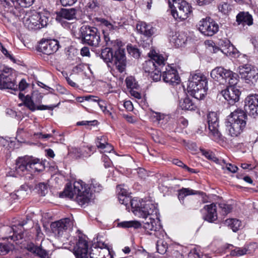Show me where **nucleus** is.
I'll use <instances>...</instances> for the list:
<instances>
[{
	"instance_id": "nucleus-1",
	"label": "nucleus",
	"mask_w": 258,
	"mask_h": 258,
	"mask_svg": "<svg viewBox=\"0 0 258 258\" xmlns=\"http://www.w3.org/2000/svg\"><path fill=\"white\" fill-rule=\"evenodd\" d=\"M103 186L96 180H91L90 187L87 188L86 184L81 180L75 181L73 187L68 186L63 191L66 196L74 199L80 205L88 203L92 197V191L99 192Z\"/></svg>"
},
{
	"instance_id": "nucleus-2",
	"label": "nucleus",
	"mask_w": 258,
	"mask_h": 258,
	"mask_svg": "<svg viewBox=\"0 0 258 258\" xmlns=\"http://www.w3.org/2000/svg\"><path fill=\"white\" fill-rule=\"evenodd\" d=\"M118 199L121 204L125 206L130 203L132 212L139 218H145L157 212V205L152 201H144L138 199L131 200L127 195H119Z\"/></svg>"
},
{
	"instance_id": "nucleus-3",
	"label": "nucleus",
	"mask_w": 258,
	"mask_h": 258,
	"mask_svg": "<svg viewBox=\"0 0 258 258\" xmlns=\"http://www.w3.org/2000/svg\"><path fill=\"white\" fill-rule=\"evenodd\" d=\"M72 33L77 38L89 45L97 47L100 42V35L97 28L88 25H83L78 32L75 25H72Z\"/></svg>"
},
{
	"instance_id": "nucleus-4",
	"label": "nucleus",
	"mask_w": 258,
	"mask_h": 258,
	"mask_svg": "<svg viewBox=\"0 0 258 258\" xmlns=\"http://www.w3.org/2000/svg\"><path fill=\"white\" fill-rule=\"evenodd\" d=\"M208 81L204 75L201 73L193 74L189 79L188 92L195 98L203 99L207 94Z\"/></svg>"
},
{
	"instance_id": "nucleus-5",
	"label": "nucleus",
	"mask_w": 258,
	"mask_h": 258,
	"mask_svg": "<svg viewBox=\"0 0 258 258\" xmlns=\"http://www.w3.org/2000/svg\"><path fill=\"white\" fill-rule=\"evenodd\" d=\"M44 169V166L38 159H30L28 158L20 157L16 161L15 170L21 176L27 173L39 172Z\"/></svg>"
},
{
	"instance_id": "nucleus-6",
	"label": "nucleus",
	"mask_w": 258,
	"mask_h": 258,
	"mask_svg": "<svg viewBox=\"0 0 258 258\" xmlns=\"http://www.w3.org/2000/svg\"><path fill=\"white\" fill-rule=\"evenodd\" d=\"M171 13L176 20H184L191 12L189 4L184 0H168Z\"/></svg>"
},
{
	"instance_id": "nucleus-7",
	"label": "nucleus",
	"mask_w": 258,
	"mask_h": 258,
	"mask_svg": "<svg viewBox=\"0 0 258 258\" xmlns=\"http://www.w3.org/2000/svg\"><path fill=\"white\" fill-rule=\"evenodd\" d=\"M211 77L215 80H224L228 84L237 85L239 80L238 75L222 67H217L211 72Z\"/></svg>"
},
{
	"instance_id": "nucleus-8",
	"label": "nucleus",
	"mask_w": 258,
	"mask_h": 258,
	"mask_svg": "<svg viewBox=\"0 0 258 258\" xmlns=\"http://www.w3.org/2000/svg\"><path fill=\"white\" fill-rule=\"evenodd\" d=\"M150 59L143 63V69L146 73L152 72L156 68L165 65V59L162 55L158 54L154 50L148 53Z\"/></svg>"
},
{
	"instance_id": "nucleus-9",
	"label": "nucleus",
	"mask_w": 258,
	"mask_h": 258,
	"mask_svg": "<svg viewBox=\"0 0 258 258\" xmlns=\"http://www.w3.org/2000/svg\"><path fill=\"white\" fill-rule=\"evenodd\" d=\"M218 24L212 18L202 19L198 24L199 30L204 35L212 36L219 31Z\"/></svg>"
},
{
	"instance_id": "nucleus-10",
	"label": "nucleus",
	"mask_w": 258,
	"mask_h": 258,
	"mask_svg": "<svg viewBox=\"0 0 258 258\" xmlns=\"http://www.w3.org/2000/svg\"><path fill=\"white\" fill-rule=\"evenodd\" d=\"M34 0H4L3 6L5 11L12 13L15 17H19L20 10L17 9L18 6L21 7H28L34 2Z\"/></svg>"
},
{
	"instance_id": "nucleus-11",
	"label": "nucleus",
	"mask_w": 258,
	"mask_h": 258,
	"mask_svg": "<svg viewBox=\"0 0 258 258\" xmlns=\"http://www.w3.org/2000/svg\"><path fill=\"white\" fill-rule=\"evenodd\" d=\"M12 71L13 70L11 68L4 69L3 73L0 74V89L18 90V86L12 74Z\"/></svg>"
},
{
	"instance_id": "nucleus-12",
	"label": "nucleus",
	"mask_w": 258,
	"mask_h": 258,
	"mask_svg": "<svg viewBox=\"0 0 258 258\" xmlns=\"http://www.w3.org/2000/svg\"><path fill=\"white\" fill-rule=\"evenodd\" d=\"M238 72L241 78L244 79L247 83H253L258 78L257 70L249 64L240 66L238 67Z\"/></svg>"
},
{
	"instance_id": "nucleus-13",
	"label": "nucleus",
	"mask_w": 258,
	"mask_h": 258,
	"mask_svg": "<svg viewBox=\"0 0 258 258\" xmlns=\"http://www.w3.org/2000/svg\"><path fill=\"white\" fill-rule=\"evenodd\" d=\"M207 120L210 131V136L214 141H218L221 134L218 130L219 122L216 113L210 112L207 116Z\"/></svg>"
},
{
	"instance_id": "nucleus-14",
	"label": "nucleus",
	"mask_w": 258,
	"mask_h": 258,
	"mask_svg": "<svg viewBox=\"0 0 258 258\" xmlns=\"http://www.w3.org/2000/svg\"><path fill=\"white\" fill-rule=\"evenodd\" d=\"M88 242L85 236H79L76 245L74 247V253L76 258L88 257Z\"/></svg>"
},
{
	"instance_id": "nucleus-15",
	"label": "nucleus",
	"mask_w": 258,
	"mask_h": 258,
	"mask_svg": "<svg viewBox=\"0 0 258 258\" xmlns=\"http://www.w3.org/2000/svg\"><path fill=\"white\" fill-rule=\"evenodd\" d=\"M163 81L170 85H175L179 83L180 80L177 71L173 67L167 66L165 69L162 68Z\"/></svg>"
},
{
	"instance_id": "nucleus-16",
	"label": "nucleus",
	"mask_w": 258,
	"mask_h": 258,
	"mask_svg": "<svg viewBox=\"0 0 258 258\" xmlns=\"http://www.w3.org/2000/svg\"><path fill=\"white\" fill-rule=\"evenodd\" d=\"M157 212L152 215H148L145 219V221L143 222V228L146 232L149 234H151V231H156L160 229V220L158 217Z\"/></svg>"
},
{
	"instance_id": "nucleus-17",
	"label": "nucleus",
	"mask_w": 258,
	"mask_h": 258,
	"mask_svg": "<svg viewBox=\"0 0 258 258\" xmlns=\"http://www.w3.org/2000/svg\"><path fill=\"white\" fill-rule=\"evenodd\" d=\"M245 110L250 116L255 117L258 115V94L247 96L245 101Z\"/></svg>"
},
{
	"instance_id": "nucleus-18",
	"label": "nucleus",
	"mask_w": 258,
	"mask_h": 258,
	"mask_svg": "<svg viewBox=\"0 0 258 258\" xmlns=\"http://www.w3.org/2000/svg\"><path fill=\"white\" fill-rule=\"evenodd\" d=\"M221 93L229 104H233L239 100L240 94L236 85L229 84L227 89L223 90Z\"/></svg>"
},
{
	"instance_id": "nucleus-19",
	"label": "nucleus",
	"mask_w": 258,
	"mask_h": 258,
	"mask_svg": "<svg viewBox=\"0 0 258 258\" xmlns=\"http://www.w3.org/2000/svg\"><path fill=\"white\" fill-rule=\"evenodd\" d=\"M113 58L112 62H113L116 69L120 72L122 73L126 67V57L125 55L124 49H117L113 54Z\"/></svg>"
},
{
	"instance_id": "nucleus-20",
	"label": "nucleus",
	"mask_w": 258,
	"mask_h": 258,
	"mask_svg": "<svg viewBox=\"0 0 258 258\" xmlns=\"http://www.w3.org/2000/svg\"><path fill=\"white\" fill-rule=\"evenodd\" d=\"M42 97L40 96V99L39 100L38 103L41 102ZM23 104L27 107L30 110L34 111L36 110H52L55 107L57 106V105H37V102L34 103V100L32 97L29 95L26 96L25 97Z\"/></svg>"
},
{
	"instance_id": "nucleus-21",
	"label": "nucleus",
	"mask_w": 258,
	"mask_h": 258,
	"mask_svg": "<svg viewBox=\"0 0 258 258\" xmlns=\"http://www.w3.org/2000/svg\"><path fill=\"white\" fill-rule=\"evenodd\" d=\"M73 225L72 221L69 218L63 219L52 225L53 231L58 236H61L67 230H71L73 228Z\"/></svg>"
},
{
	"instance_id": "nucleus-22",
	"label": "nucleus",
	"mask_w": 258,
	"mask_h": 258,
	"mask_svg": "<svg viewBox=\"0 0 258 258\" xmlns=\"http://www.w3.org/2000/svg\"><path fill=\"white\" fill-rule=\"evenodd\" d=\"M246 125V123H242L240 122L235 121H230L227 119L226 122V128L228 130L229 135L232 137H237L243 131Z\"/></svg>"
},
{
	"instance_id": "nucleus-23",
	"label": "nucleus",
	"mask_w": 258,
	"mask_h": 258,
	"mask_svg": "<svg viewBox=\"0 0 258 258\" xmlns=\"http://www.w3.org/2000/svg\"><path fill=\"white\" fill-rule=\"evenodd\" d=\"M77 10L74 8L61 9L56 13V20L60 23H64V20H72L76 18Z\"/></svg>"
},
{
	"instance_id": "nucleus-24",
	"label": "nucleus",
	"mask_w": 258,
	"mask_h": 258,
	"mask_svg": "<svg viewBox=\"0 0 258 258\" xmlns=\"http://www.w3.org/2000/svg\"><path fill=\"white\" fill-rule=\"evenodd\" d=\"M59 48L58 41L53 40H47L40 43V49L44 54L49 55L56 52Z\"/></svg>"
},
{
	"instance_id": "nucleus-25",
	"label": "nucleus",
	"mask_w": 258,
	"mask_h": 258,
	"mask_svg": "<svg viewBox=\"0 0 258 258\" xmlns=\"http://www.w3.org/2000/svg\"><path fill=\"white\" fill-rule=\"evenodd\" d=\"M39 13H34L32 15L27 14L23 19L24 25L30 30L39 29L38 26Z\"/></svg>"
},
{
	"instance_id": "nucleus-26",
	"label": "nucleus",
	"mask_w": 258,
	"mask_h": 258,
	"mask_svg": "<svg viewBox=\"0 0 258 258\" xmlns=\"http://www.w3.org/2000/svg\"><path fill=\"white\" fill-rule=\"evenodd\" d=\"M204 209L206 211L204 217L205 220L214 222L217 219V206L215 203L205 206Z\"/></svg>"
},
{
	"instance_id": "nucleus-27",
	"label": "nucleus",
	"mask_w": 258,
	"mask_h": 258,
	"mask_svg": "<svg viewBox=\"0 0 258 258\" xmlns=\"http://www.w3.org/2000/svg\"><path fill=\"white\" fill-rule=\"evenodd\" d=\"M219 50H220L222 53L227 56L235 54L236 49L234 46L231 44L230 41L227 39H221L219 40Z\"/></svg>"
},
{
	"instance_id": "nucleus-28",
	"label": "nucleus",
	"mask_w": 258,
	"mask_h": 258,
	"mask_svg": "<svg viewBox=\"0 0 258 258\" xmlns=\"http://www.w3.org/2000/svg\"><path fill=\"white\" fill-rule=\"evenodd\" d=\"M247 119V115L245 111L241 109H237L231 113L228 116L227 119L230 121L233 120L235 121L240 122L242 123H246Z\"/></svg>"
},
{
	"instance_id": "nucleus-29",
	"label": "nucleus",
	"mask_w": 258,
	"mask_h": 258,
	"mask_svg": "<svg viewBox=\"0 0 258 258\" xmlns=\"http://www.w3.org/2000/svg\"><path fill=\"white\" fill-rule=\"evenodd\" d=\"M137 30L146 37L152 36L155 32V29L152 25L141 22L137 25Z\"/></svg>"
},
{
	"instance_id": "nucleus-30",
	"label": "nucleus",
	"mask_w": 258,
	"mask_h": 258,
	"mask_svg": "<svg viewBox=\"0 0 258 258\" xmlns=\"http://www.w3.org/2000/svg\"><path fill=\"white\" fill-rule=\"evenodd\" d=\"M170 42L174 44L177 47L182 46L187 40V37L183 33H172V35L170 36Z\"/></svg>"
},
{
	"instance_id": "nucleus-31",
	"label": "nucleus",
	"mask_w": 258,
	"mask_h": 258,
	"mask_svg": "<svg viewBox=\"0 0 258 258\" xmlns=\"http://www.w3.org/2000/svg\"><path fill=\"white\" fill-rule=\"evenodd\" d=\"M104 39L107 47L110 48L111 50H117L122 48V43L119 39H113L110 34H105Z\"/></svg>"
},
{
	"instance_id": "nucleus-32",
	"label": "nucleus",
	"mask_w": 258,
	"mask_h": 258,
	"mask_svg": "<svg viewBox=\"0 0 258 258\" xmlns=\"http://www.w3.org/2000/svg\"><path fill=\"white\" fill-rule=\"evenodd\" d=\"M96 21L99 23L100 25L102 27L104 36L105 34H110L112 30L116 28V26H113L110 22L104 18H96Z\"/></svg>"
},
{
	"instance_id": "nucleus-33",
	"label": "nucleus",
	"mask_w": 258,
	"mask_h": 258,
	"mask_svg": "<svg viewBox=\"0 0 258 258\" xmlns=\"http://www.w3.org/2000/svg\"><path fill=\"white\" fill-rule=\"evenodd\" d=\"M236 21L239 25L250 26L253 23L251 15L247 12H240L236 16Z\"/></svg>"
},
{
	"instance_id": "nucleus-34",
	"label": "nucleus",
	"mask_w": 258,
	"mask_h": 258,
	"mask_svg": "<svg viewBox=\"0 0 258 258\" xmlns=\"http://www.w3.org/2000/svg\"><path fill=\"white\" fill-rule=\"evenodd\" d=\"M179 106L182 110H194L196 106L188 97H186L179 102Z\"/></svg>"
},
{
	"instance_id": "nucleus-35",
	"label": "nucleus",
	"mask_w": 258,
	"mask_h": 258,
	"mask_svg": "<svg viewBox=\"0 0 258 258\" xmlns=\"http://www.w3.org/2000/svg\"><path fill=\"white\" fill-rule=\"evenodd\" d=\"M225 224L230 227L233 232L237 231L241 226V222L236 219H228L225 221Z\"/></svg>"
},
{
	"instance_id": "nucleus-36",
	"label": "nucleus",
	"mask_w": 258,
	"mask_h": 258,
	"mask_svg": "<svg viewBox=\"0 0 258 258\" xmlns=\"http://www.w3.org/2000/svg\"><path fill=\"white\" fill-rule=\"evenodd\" d=\"M112 50L110 48L106 47L102 50L101 53V57L106 62H112L113 58Z\"/></svg>"
},
{
	"instance_id": "nucleus-37",
	"label": "nucleus",
	"mask_w": 258,
	"mask_h": 258,
	"mask_svg": "<svg viewBox=\"0 0 258 258\" xmlns=\"http://www.w3.org/2000/svg\"><path fill=\"white\" fill-rule=\"evenodd\" d=\"M197 194V191L189 188H182L180 189L178 191V199L181 202V201H183L184 198L189 195H195Z\"/></svg>"
},
{
	"instance_id": "nucleus-38",
	"label": "nucleus",
	"mask_w": 258,
	"mask_h": 258,
	"mask_svg": "<svg viewBox=\"0 0 258 258\" xmlns=\"http://www.w3.org/2000/svg\"><path fill=\"white\" fill-rule=\"evenodd\" d=\"M118 225L122 228L134 227L135 228H138L141 227V224L137 221H127L120 222L118 224Z\"/></svg>"
},
{
	"instance_id": "nucleus-39",
	"label": "nucleus",
	"mask_w": 258,
	"mask_h": 258,
	"mask_svg": "<svg viewBox=\"0 0 258 258\" xmlns=\"http://www.w3.org/2000/svg\"><path fill=\"white\" fill-rule=\"evenodd\" d=\"M156 248L159 253L163 254L167 251L168 248L167 243L163 239H160L157 242Z\"/></svg>"
},
{
	"instance_id": "nucleus-40",
	"label": "nucleus",
	"mask_w": 258,
	"mask_h": 258,
	"mask_svg": "<svg viewBox=\"0 0 258 258\" xmlns=\"http://www.w3.org/2000/svg\"><path fill=\"white\" fill-rule=\"evenodd\" d=\"M7 230L9 231L10 233L13 232V235L12 236H10V237H11L12 239H15L14 236H15L17 239H18L19 238H22V236L21 235L22 230L21 229L20 232H19L16 225H13L12 227H7Z\"/></svg>"
},
{
	"instance_id": "nucleus-41",
	"label": "nucleus",
	"mask_w": 258,
	"mask_h": 258,
	"mask_svg": "<svg viewBox=\"0 0 258 258\" xmlns=\"http://www.w3.org/2000/svg\"><path fill=\"white\" fill-rule=\"evenodd\" d=\"M248 249L246 247H236L234 249L231 251V255L233 256H242L249 253Z\"/></svg>"
},
{
	"instance_id": "nucleus-42",
	"label": "nucleus",
	"mask_w": 258,
	"mask_h": 258,
	"mask_svg": "<svg viewBox=\"0 0 258 258\" xmlns=\"http://www.w3.org/2000/svg\"><path fill=\"white\" fill-rule=\"evenodd\" d=\"M164 65H162L161 67L156 68L152 72H151V77L153 80L155 81H158L160 80L161 77L162 67L163 68Z\"/></svg>"
},
{
	"instance_id": "nucleus-43",
	"label": "nucleus",
	"mask_w": 258,
	"mask_h": 258,
	"mask_svg": "<svg viewBox=\"0 0 258 258\" xmlns=\"http://www.w3.org/2000/svg\"><path fill=\"white\" fill-rule=\"evenodd\" d=\"M153 117L156 118L158 121L159 124L162 125L166 122L167 118H168L167 115L162 114L159 112H154L153 113Z\"/></svg>"
},
{
	"instance_id": "nucleus-44",
	"label": "nucleus",
	"mask_w": 258,
	"mask_h": 258,
	"mask_svg": "<svg viewBox=\"0 0 258 258\" xmlns=\"http://www.w3.org/2000/svg\"><path fill=\"white\" fill-rule=\"evenodd\" d=\"M38 26H39V29L47 26L48 23V18L44 15L39 14Z\"/></svg>"
},
{
	"instance_id": "nucleus-45",
	"label": "nucleus",
	"mask_w": 258,
	"mask_h": 258,
	"mask_svg": "<svg viewBox=\"0 0 258 258\" xmlns=\"http://www.w3.org/2000/svg\"><path fill=\"white\" fill-rule=\"evenodd\" d=\"M107 139L105 136H101L98 137L96 141V144L97 147L100 149L101 147L107 143Z\"/></svg>"
},
{
	"instance_id": "nucleus-46",
	"label": "nucleus",
	"mask_w": 258,
	"mask_h": 258,
	"mask_svg": "<svg viewBox=\"0 0 258 258\" xmlns=\"http://www.w3.org/2000/svg\"><path fill=\"white\" fill-rule=\"evenodd\" d=\"M11 249V246L8 244L0 243V255L7 254Z\"/></svg>"
},
{
	"instance_id": "nucleus-47",
	"label": "nucleus",
	"mask_w": 258,
	"mask_h": 258,
	"mask_svg": "<svg viewBox=\"0 0 258 258\" xmlns=\"http://www.w3.org/2000/svg\"><path fill=\"white\" fill-rule=\"evenodd\" d=\"M205 44L207 45L210 51L216 53L219 51V47L216 46L215 43L213 41H205Z\"/></svg>"
},
{
	"instance_id": "nucleus-48",
	"label": "nucleus",
	"mask_w": 258,
	"mask_h": 258,
	"mask_svg": "<svg viewBox=\"0 0 258 258\" xmlns=\"http://www.w3.org/2000/svg\"><path fill=\"white\" fill-rule=\"evenodd\" d=\"M127 50L128 52L134 57L137 58L140 56V52L138 49L132 46H127Z\"/></svg>"
},
{
	"instance_id": "nucleus-49",
	"label": "nucleus",
	"mask_w": 258,
	"mask_h": 258,
	"mask_svg": "<svg viewBox=\"0 0 258 258\" xmlns=\"http://www.w3.org/2000/svg\"><path fill=\"white\" fill-rule=\"evenodd\" d=\"M36 188L41 196H45L47 192V186L44 183H39L37 185Z\"/></svg>"
},
{
	"instance_id": "nucleus-50",
	"label": "nucleus",
	"mask_w": 258,
	"mask_h": 258,
	"mask_svg": "<svg viewBox=\"0 0 258 258\" xmlns=\"http://www.w3.org/2000/svg\"><path fill=\"white\" fill-rule=\"evenodd\" d=\"M98 247H100L101 249H102V252L107 253L108 255L107 256H105L106 258L111 257L112 258V256L110 254V252L109 249L107 245V244L104 243H98Z\"/></svg>"
},
{
	"instance_id": "nucleus-51",
	"label": "nucleus",
	"mask_w": 258,
	"mask_h": 258,
	"mask_svg": "<svg viewBox=\"0 0 258 258\" xmlns=\"http://www.w3.org/2000/svg\"><path fill=\"white\" fill-rule=\"evenodd\" d=\"M36 254L41 258H49V254L45 249L38 247Z\"/></svg>"
},
{
	"instance_id": "nucleus-52",
	"label": "nucleus",
	"mask_w": 258,
	"mask_h": 258,
	"mask_svg": "<svg viewBox=\"0 0 258 258\" xmlns=\"http://www.w3.org/2000/svg\"><path fill=\"white\" fill-rule=\"evenodd\" d=\"M201 151L203 155L209 159L216 161L217 158L215 157L214 155L211 152L206 151L204 149H201Z\"/></svg>"
},
{
	"instance_id": "nucleus-53",
	"label": "nucleus",
	"mask_w": 258,
	"mask_h": 258,
	"mask_svg": "<svg viewBox=\"0 0 258 258\" xmlns=\"http://www.w3.org/2000/svg\"><path fill=\"white\" fill-rule=\"evenodd\" d=\"M229 5L227 3L222 2L219 4L218 9L220 11L224 14H227L228 12Z\"/></svg>"
},
{
	"instance_id": "nucleus-54",
	"label": "nucleus",
	"mask_w": 258,
	"mask_h": 258,
	"mask_svg": "<svg viewBox=\"0 0 258 258\" xmlns=\"http://www.w3.org/2000/svg\"><path fill=\"white\" fill-rule=\"evenodd\" d=\"M219 207L225 214L230 213L232 210V207L231 205L226 204L225 203L220 204Z\"/></svg>"
},
{
	"instance_id": "nucleus-55",
	"label": "nucleus",
	"mask_w": 258,
	"mask_h": 258,
	"mask_svg": "<svg viewBox=\"0 0 258 258\" xmlns=\"http://www.w3.org/2000/svg\"><path fill=\"white\" fill-rule=\"evenodd\" d=\"M137 255L139 258H149V254L144 249H138Z\"/></svg>"
},
{
	"instance_id": "nucleus-56",
	"label": "nucleus",
	"mask_w": 258,
	"mask_h": 258,
	"mask_svg": "<svg viewBox=\"0 0 258 258\" xmlns=\"http://www.w3.org/2000/svg\"><path fill=\"white\" fill-rule=\"evenodd\" d=\"M100 1L101 0H89L87 6L89 8L94 9L99 6Z\"/></svg>"
},
{
	"instance_id": "nucleus-57",
	"label": "nucleus",
	"mask_w": 258,
	"mask_h": 258,
	"mask_svg": "<svg viewBox=\"0 0 258 258\" xmlns=\"http://www.w3.org/2000/svg\"><path fill=\"white\" fill-rule=\"evenodd\" d=\"M101 151L103 153H110L113 150V147L108 143L103 145L100 149Z\"/></svg>"
},
{
	"instance_id": "nucleus-58",
	"label": "nucleus",
	"mask_w": 258,
	"mask_h": 258,
	"mask_svg": "<svg viewBox=\"0 0 258 258\" xmlns=\"http://www.w3.org/2000/svg\"><path fill=\"white\" fill-rule=\"evenodd\" d=\"M77 2V0H60L61 5L64 7L73 6Z\"/></svg>"
},
{
	"instance_id": "nucleus-59",
	"label": "nucleus",
	"mask_w": 258,
	"mask_h": 258,
	"mask_svg": "<svg viewBox=\"0 0 258 258\" xmlns=\"http://www.w3.org/2000/svg\"><path fill=\"white\" fill-rule=\"evenodd\" d=\"M123 186L124 185H118L117 186V190L118 191V195H128V191L126 188H124Z\"/></svg>"
},
{
	"instance_id": "nucleus-60",
	"label": "nucleus",
	"mask_w": 258,
	"mask_h": 258,
	"mask_svg": "<svg viewBox=\"0 0 258 258\" xmlns=\"http://www.w3.org/2000/svg\"><path fill=\"white\" fill-rule=\"evenodd\" d=\"M38 248V246H35L33 243H30L27 246V249L28 251L35 254H36Z\"/></svg>"
},
{
	"instance_id": "nucleus-61",
	"label": "nucleus",
	"mask_w": 258,
	"mask_h": 258,
	"mask_svg": "<svg viewBox=\"0 0 258 258\" xmlns=\"http://www.w3.org/2000/svg\"><path fill=\"white\" fill-rule=\"evenodd\" d=\"M28 85L24 79H22L19 84V90L20 91H24L27 88Z\"/></svg>"
},
{
	"instance_id": "nucleus-62",
	"label": "nucleus",
	"mask_w": 258,
	"mask_h": 258,
	"mask_svg": "<svg viewBox=\"0 0 258 258\" xmlns=\"http://www.w3.org/2000/svg\"><path fill=\"white\" fill-rule=\"evenodd\" d=\"M188 258H200V255L197 250L192 249L188 254Z\"/></svg>"
},
{
	"instance_id": "nucleus-63",
	"label": "nucleus",
	"mask_w": 258,
	"mask_h": 258,
	"mask_svg": "<svg viewBox=\"0 0 258 258\" xmlns=\"http://www.w3.org/2000/svg\"><path fill=\"white\" fill-rule=\"evenodd\" d=\"M226 169L231 172L235 173L237 171L238 168L237 166L229 163L228 165H226Z\"/></svg>"
},
{
	"instance_id": "nucleus-64",
	"label": "nucleus",
	"mask_w": 258,
	"mask_h": 258,
	"mask_svg": "<svg viewBox=\"0 0 258 258\" xmlns=\"http://www.w3.org/2000/svg\"><path fill=\"white\" fill-rule=\"evenodd\" d=\"M137 173L138 174L139 176L141 178H145L146 176L147 175V171L144 168H138L137 170Z\"/></svg>"
}]
</instances>
